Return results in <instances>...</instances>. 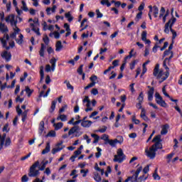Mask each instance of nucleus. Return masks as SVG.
Here are the masks:
<instances>
[{
  "label": "nucleus",
  "instance_id": "1",
  "mask_svg": "<svg viewBox=\"0 0 182 182\" xmlns=\"http://www.w3.org/2000/svg\"><path fill=\"white\" fill-rule=\"evenodd\" d=\"M161 135L158 134L154 137L152 143L155 144L149 148V151H146L147 157H149L151 160L156 159V151L163 149V144H161Z\"/></svg>",
  "mask_w": 182,
  "mask_h": 182
},
{
  "label": "nucleus",
  "instance_id": "2",
  "mask_svg": "<svg viewBox=\"0 0 182 182\" xmlns=\"http://www.w3.org/2000/svg\"><path fill=\"white\" fill-rule=\"evenodd\" d=\"M174 11V9H171V15L172 18L168 20V21L165 24L164 32V33L168 34L170 33V31L172 33V38L176 39L177 37V32L173 29V26H174V24L176 22H177V18L173 16V12Z\"/></svg>",
  "mask_w": 182,
  "mask_h": 182
},
{
  "label": "nucleus",
  "instance_id": "3",
  "mask_svg": "<svg viewBox=\"0 0 182 182\" xmlns=\"http://www.w3.org/2000/svg\"><path fill=\"white\" fill-rule=\"evenodd\" d=\"M36 167H39V161H36L31 167L28 173L29 177H37L39 174V170H36Z\"/></svg>",
  "mask_w": 182,
  "mask_h": 182
},
{
  "label": "nucleus",
  "instance_id": "4",
  "mask_svg": "<svg viewBox=\"0 0 182 182\" xmlns=\"http://www.w3.org/2000/svg\"><path fill=\"white\" fill-rule=\"evenodd\" d=\"M117 154V155L114 156V161L115 163H123L126 159V155H124V153H123V150L122 149H119Z\"/></svg>",
  "mask_w": 182,
  "mask_h": 182
},
{
  "label": "nucleus",
  "instance_id": "5",
  "mask_svg": "<svg viewBox=\"0 0 182 182\" xmlns=\"http://www.w3.org/2000/svg\"><path fill=\"white\" fill-rule=\"evenodd\" d=\"M156 102L157 105H159L161 107H167V103L163 100V97L159 92L155 93Z\"/></svg>",
  "mask_w": 182,
  "mask_h": 182
},
{
  "label": "nucleus",
  "instance_id": "6",
  "mask_svg": "<svg viewBox=\"0 0 182 182\" xmlns=\"http://www.w3.org/2000/svg\"><path fill=\"white\" fill-rule=\"evenodd\" d=\"M79 126H74L68 132V136H72L74 133H76L75 137H80L82 136V132H79Z\"/></svg>",
  "mask_w": 182,
  "mask_h": 182
},
{
  "label": "nucleus",
  "instance_id": "7",
  "mask_svg": "<svg viewBox=\"0 0 182 182\" xmlns=\"http://www.w3.org/2000/svg\"><path fill=\"white\" fill-rule=\"evenodd\" d=\"M143 170V167L142 166H139L135 173L134 175H132V176H129V177H132V180L131 182H138V177H139V174H140V172Z\"/></svg>",
  "mask_w": 182,
  "mask_h": 182
},
{
  "label": "nucleus",
  "instance_id": "8",
  "mask_svg": "<svg viewBox=\"0 0 182 182\" xmlns=\"http://www.w3.org/2000/svg\"><path fill=\"white\" fill-rule=\"evenodd\" d=\"M6 22L11 23V26H14H14H16V24L18 23V21H15V16L14 14L9 15L7 17H6Z\"/></svg>",
  "mask_w": 182,
  "mask_h": 182
},
{
  "label": "nucleus",
  "instance_id": "9",
  "mask_svg": "<svg viewBox=\"0 0 182 182\" xmlns=\"http://www.w3.org/2000/svg\"><path fill=\"white\" fill-rule=\"evenodd\" d=\"M1 58L5 59L6 62H11V60L12 59V54L11 52L5 50L1 53Z\"/></svg>",
  "mask_w": 182,
  "mask_h": 182
},
{
  "label": "nucleus",
  "instance_id": "10",
  "mask_svg": "<svg viewBox=\"0 0 182 182\" xmlns=\"http://www.w3.org/2000/svg\"><path fill=\"white\" fill-rule=\"evenodd\" d=\"M148 89H149L148 91V100L151 102V100H153V95H154V87H150V85H149Z\"/></svg>",
  "mask_w": 182,
  "mask_h": 182
},
{
  "label": "nucleus",
  "instance_id": "11",
  "mask_svg": "<svg viewBox=\"0 0 182 182\" xmlns=\"http://www.w3.org/2000/svg\"><path fill=\"white\" fill-rule=\"evenodd\" d=\"M165 69H166V71L164 73V75H165V76L161 78V80L159 81V83H163V82H164V80H167V79L168 78V76H170V68H169L168 66H166V67L165 68Z\"/></svg>",
  "mask_w": 182,
  "mask_h": 182
},
{
  "label": "nucleus",
  "instance_id": "12",
  "mask_svg": "<svg viewBox=\"0 0 182 182\" xmlns=\"http://www.w3.org/2000/svg\"><path fill=\"white\" fill-rule=\"evenodd\" d=\"M170 128V126L168 124H166L162 126V129L161 131V134L162 136H164L168 133V129Z\"/></svg>",
  "mask_w": 182,
  "mask_h": 182
},
{
  "label": "nucleus",
  "instance_id": "13",
  "mask_svg": "<svg viewBox=\"0 0 182 182\" xmlns=\"http://www.w3.org/2000/svg\"><path fill=\"white\" fill-rule=\"evenodd\" d=\"M44 130H45V122L44 121H41V122L39 124V127H38V134H39V136H42Z\"/></svg>",
  "mask_w": 182,
  "mask_h": 182
},
{
  "label": "nucleus",
  "instance_id": "14",
  "mask_svg": "<svg viewBox=\"0 0 182 182\" xmlns=\"http://www.w3.org/2000/svg\"><path fill=\"white\" fill-rule=\"evenodd\" d=\"M107 143H109V146H112V147H115L116 144H117V143H122V142H120V141H119L117 139H115L114 140L113 139H108Z\"/></svg>",
  "mask_w": 182,
  "mask_h": 182
},
{
  "label": "nucleus",
  "instance_id": "15",
  "mask_svg": "<svg viewBox=\"0 0 182 182\" xmlns=\"http://www.w3.org/2000/svg\"><path fill=\"white\" fill-rule=\"evenodd\" d=\"M0 31L2 33L9 32V29H8V26H5V23H0Z\"/></svg>",
  "mask_w": 182,
  "mask_h": 182
},
{
  "label": "nucleus",
  "instance_id": "16",
  "mask_svg": "<svg viewBox=\"0 0 182 182\" xmlns=\"http://www.w3.org/2000/svg\"><path fill=\"white\" fill-rule=\"evenodd\" d=\"M63 48V46L62 45V41H58L55 44V51L60 52Z\"/></svg>",
  "mask_w": 182,
  "mask_h": 182
},
{
  "label": "nucleus",
  "instance_id": "17",
  "mask_svg": "<svg viewBox=\"0 0 182 182\" xmlns=\"http://www.w3.org/2000/svg\"><path fill=\"white\" fill-rule=\"evenodd\" d=\"M50 151V142H47L46 148L42 151L41 154H46Z\"/></svg>",
  "mask_w": 182,
  "mask_h": 182
},
{
  "label": "nucleus",
  "instance_id": "18",
  "mask_svg": "<svg viewBox=\"0 0 182 182\" xmlns=\"http://www.w3.org/2000/svg\"><path fill=\"white\" fill-rule=\"evenodd\" d=\"M45 49H46V46H45V44L41 43V48L39 50V55L41 58H45Z\"/></svg>",
  "mask_w": 182,
  "mask_h": 182
},
{
  "label": "nucleus",
  "instance_id": "19",
  "mask_svg": "<svg viewBox=\"0 0 182 182\" xmlns=\"http://www.w3.org/2000/svg\"><path fill=\"white\" fill-rule=\"evenodd\" d=\"M40 83L43 82V79L45 78V73L43 72V66L40 67Z\"/></svg>",
  "mask_w": 182,
  "mask_h": 182
},
{
  "label": "nucleus",
  "instance_id": "20",
  "mask_svg": "<svg viewBox=\"0 0 182 182\" xmlns=\"http://www.w3.org/2000/svg\"><path fill=\"white\" fill-rule=\"evenodd\" d=\"M57 103H58L57 100L52 101L51 107H50V109L49 110L50 113H53V112H55V109H56V104Z\"/></svg>",
  "mask_w": 182,
  "mask_h": 182
},
{
  "label": "nucleus",
  "instance_id": "21",
  "mask_svg": "<svg viewBox=\"0 0 182 182\" xmlns=\"http://www.w3.org/2000/svg\"><path fill=\"white\" fill-rule=\"evenodd\" d=\"M24 92H26L28 97H31V96H32V93H33V90H31L28 86H26Z\"/></svg>",
  "mask_w": 182,
  "mask_h": 182
},
{
  "label": "nucleus",
  "instance_id": "22",
  "mask_svg": "<svg viewBox=\"0 0 182 182\" xmlns=\"http://www.w3.org/2000/svg\"><path fill=\"white\" fill-rule=\"evenodd\" d=\"M159 72H160V65L156 64L154 69V73H153L154 76L155 77L157 76V75H159Z\"/></svg>",
  "mask_w": 182,
  "mask_h": 182
},
{
  "label": "nucleus",
  "instance_id": "23",
  "mask_svg": "<svg viewBox=\"0 0 182 182\" xmlns=\"http://www.w3.org/2000/svg\"><path fill=\"white\" fill-rule=\"evenodd\" d=\"M142 114H141V119H143L145 122H149V117L146 115V109L144 108H142Z\"/></svg>",
  "mask_w": 182,
  "mask_h": 182
},
{
  "label": "nucleus",
  "instance_id": "24",
  "mask_svg": "<svg viewBox=\"0 0 182 182\" xmlns=\"http://www.w3.org/2000/svg\"><path fill=\"white\" fill-rule=\"evenodd\" d=\"M65 16L68 19V22H72V21H73V16L70 14V11L65 13Z\"/></svg>",
  "mask_w": 182,
  "mask_h": 182
},
{
  "label": "nucleus",
  "instance_id": "25",
  "mask_svg": "<svg viewBox=\"0 0 182 182\" xmlns=\"http://www.w3.org/2000/svg\"><path fill=\"white\" fill-rule=\"evenodd\" d=\"M87 119V116H85L83 117L82 119H81V126H87L85 125V123H93V122L90 120H86Z\"/></svg>",
  "mask_w": 182,
  "mask_h": 182
},
{
  "label": "nucleus",
  "instance_id": "26",
  "mask_svg": "<svg viewBox=\"0 0 182 182\" xmlns=\"http://www.w3.org/2000/svg\"><path fill=\"white\" fill-rule=\"evenodd\" d=\"M134 48H132V49L131 50V51L129 52V55H127V56H126V57L124 58V60L127 61V59H132V58H133V56H135L136 54H134V55H133V53H134Z\"/></svg>",
  "mask_w": 182,
  "mask_h": 182
},
{
  "label": "nucleus",
  "instance_id": "27",
  "mask_svg": "<svg viewBox=\"0 0 182 182\" xmlns=\"http://www.w3.org/2000/svg\"><path fill=\"white\" fill-rule=\"evenodd\" d=\"M53 127H55V130H60V129L63 127V124L62 122H58L57 124H54Z\"/></svg>",
  "mask_w": 182,
  "mask_h": 182
},
{
  "label": "nucleus",
  "instance_id": "28",
  "mask_svg": "<svg viewBox=\"0 0 182 182\" xmlns=\"http://www.w3.org/2000/svg\"><path fill=\"white\" fill-rule=\"evenodd\" d=\"M154 17L157 18L159 16V7L157 6H153Z\"/></svg>",
  "mask_w": 182,
  "mask_h": 182
},
{
  "label": "nucleus",
  "instance_id": "29",
  "mask_svg": "<svg viewBox=\"0 0 182 182\" xmlns=\"http://www.w3.org/2000/svg\"><path fill=\"white\" fill-rule=\"evenodd\" d=\"M137 100L139 101V102L143 103L144 100V94H143V92H141L139 93V95L137 97Z\"/></svg>",
  "mask_w": 182,
  "mask_h": 182
},
{
  "label": "nucleus",
  "instance_id": "30",
  "mask_svg": "<svg viewBox=\"0 0 182 182\" xmlns=\"http://www.w3.org/2000/svg\"><path fill=\"white\" fill-rule=\"evenodd\" d=\"M57 120H61V122H66L68 117L65 114H60L57 117Z\"/></svg>",
  "mask_w": 182,
  "mask_h": 182
},
{
  "label": "nucleus",
  "instance_id": "31",
  "mask_svg": "<svg viewBox=\"0 0 182 182\" xmlns=\"http://www.w3.org/2000/svg\"><path fill=\"white\" fill-rule=\"evenodd\" d=\"M46 137H56V132L51 130L46 135Z\"/></svg>",
  "mask_w": 182,
  "mask_h": 182
},
{
  "label": "nucleus",
  "instance_id": "32",
  "mask_svg": "<svg viewBox=\"0 0 182 182\" xmlns=\"http://www.w3.org/2000/svg\"><path fill=\"white\" fill-rule=\"evenodd\" d=\"M94 180H95L96 182L102 181V177L99 175V173H95L94 174Z\"/></svg>",
  "mask_w": 182,
  "mask_h": 182
},
{
  "label": "nucleus",
  "instance_id": "33",
  "mask_svg": "<svg viewBox=\"0 0 182 182\" xmlns=\"http://www.w3.org/2000/svg\"><path fill=\"white\" fill-rule=\"evenodd\" d=\"M63 150V147H58V148H54L52 149L51 153L52 154H56V153H59V151Z\"/></svg>",
  "mask_w": 182,
  "mask_h": 182
},
{
  "label": "nucleus",
  "instance_id": "34",
  "mask_svg": "<svg viewBox=\"0 0 182 182\" xmlns=\"http://www.w3.org/2000/svg\"><path fill=\"white\" fill-rule=\"evenodd\" d=\"M139 62V60H134L130 64H129V68L131 69V70H133V69H134V68L136 67V65H137V63Z\"/></svg>",
  "mask_w": 182,
  "mask_h": 182
},
{
  "label": "nucleus",
  "instance_id": "35",
  "mask_svg": "<svg viewBox=\"0 0 182 182\" xmlns=\"http://www.w3.org/2000/svg\"><path fill=\"white\" fill-rule=\"evenodd\" d=\"M164 14H166V9L164 7H161L159 14V19H161L163 16H164Z\"/></svg>",
  "mask_w": 182,
  "mask_h": 182
},
{
  "label": "nucleus",
  "instance_id": "36",
  "mask_svg": "<svg viewBox=\"0 0 182 182\" xmlns=\"http://www.w3.org/2000/svg\"><path fill=\"white\" fill-rule=\"evenodd\" d=\"M101 5H107V8L112 6V3L106 1V0H102L100 1Z\"/></svg>",
  "mask_w": 182,
  "mask_h": 182
},
{
  "label": "nucleus",
  "instance_id": "37",
  "mask_svg": "<svg viewBox=\"0 0 182 182\" xmlns=\"http://www.w3.org/2000/svg\"><path fill=\"white\" fill-rule=\"evenodd\" d=\"M77 72L80 75H83V65H80V67L77 70Z\"/></svg>",
  "mask_w": 182,
  "mask_h": 182
},
{
  "label": "nucleus",
  "instance_id": "38",
  "mask_svg": "<svg viewBox=\"0 0 182 182\" xmlns=\"http://www.w3.org/2000/svg\"><path fill=\"white\" fill-rule=\"evenodd\" d=\"M21 4L23 5V11H24V12H28L29 9H28V6H26V2H25V1H22Z\"/></svg>",
  "mask_w": 182,
  "mask_h": 182
},
{
  "label": "nucleus",
  "instance_id": "39",
  "mask_svg": "<svg viewBox=\"0 0 182 182\" xmlns=\"http://www.w3.org/2000/svg\"><path fill=\"white\" fill-rule=\"evenodd\" d=\"M148 178V176H144V175H142L138 177V182L146 181V180H147Z\"/></svg>",
  "mask_w": 182,
  "mask_h": 182
},
{
  "label": "nucleus",
  "instance_id": "40",
  "mask_svg": "<svg viewBox=\"0 0 182 182\" xmlns=\"http://www.w3.org/2000/svg\"><path fill=\"white\" fill-rule=\"evenodd\" d=\"M11 144H12V141L11 140V138H6L4 144L5 147L9 146V145Z\"/></svg>",
  "mask_w": 182,
  "mask_h": 182
},
{
  "label": "nucleus",
  "instance_id": "41",
  "mask_svg": "<svg viewBox=\"0 0 182 182\" xmlns=\"http://www.w3.org/2000/svg\"><path fill=\"white\" fill-rule=\"evenodd\" d=\"M147 39V31H143L141 33V41H146Z\"/></svg>",
  "mask_w": 182,
  "mask_h": 182
},
{
  "label": "nucleus",
  "instance_id": "42",
  "mask_svg": "<svg viewBox=\"0 0 182 182\" xmlns=\"http://www.w3.org/2000/svg\"><path fill=\"white\" fill-rule=\"evenodd\" d=\"M149 171H150V165H146L143 169V173L144 174H147Z\"/></svg>",
  "mask_w": 182,
  "mask_h": 182
},
{
  "label": "nucleus",
  "instance_id": "43",
  "mask_svg": "<svg viewBox=\"0 0 182 182\" xmlns=\"http://www.w3.org/2000/svg\"><path fill=\"white\" fill-rule=\"evenodd\" d=\"M174 156V153H171L167 155L166 159H168V163H170L171 161V159H173V156Z\"/></svg>",
  "mask_w": 182,
  "mask_h": 182
},
{
  "label": "nucleus",
  "instance_id": "44",
  "mask_svg": "<svg viewBox=\"0 0 182 182\" xmlns=\"http://www.w3.org/2000/svg\"><path fill=\"white\" fill-rule=\"evenodd\" d=\"M101 140H104L105 141H106L107 143V141H109V136L107 135L106 134H104L102 135V136L101 137Z\"/></svg>",
  "mask_w": 182,
  "mask_h": 182
},
{
  "label": "nucleus",
  "instance_id": "45",
  "mask_svg": "<svg viewBox=\"0 0 182 182\" xmlns=\"http://www.w3.org/2000/svg\"><path fill=\"white\" fill-rule=\"evenodd\" d=\"M162 92L164 93V96H166V97H170V95H168V93H167V91H166V86L163 87Z\"/></svg>",
  "mask_w": 182,
  "mask_h": 182
},
{
  "label": "nucleus",
  "instance_id": "46",
  "mask_svg": "<svg viewBox=\"0 0 182 182\" xmlns=\"http://www.w3.org/2000/svg\"><path fill=\"white\" fill-rule=\"evenodd\" d=\"M80 173H82V177H86L87 176V173H89V169H87L86 171L85 169L80 170Z\"/></svg>",
  "mask_w": 182,
  "mask_h": 182
},
{
  "label": "nucleus",
  "instance_id": "47",
  "mask_svg": "<svg viewBox=\"0 0 182 182\" xmlns=\"http://www.w3.org/2000/svg\"><path fill=\"white\" fill-rule=\"evenodd\" d=\"M0 41L2 44L3 48H6V45L8 44L4 38H0Z\"/></svg>",
  "mask_w": 182,
  "mask_h": 182
},
{
  "label": "nucleus",
  "instance_id": "48",
  "mask_svg": "<svg viewBox=\"0 0 182 182\" xmlns=\"http://www.w3.org/2000/svg\"><path fill=\"white\" fill-rule=\"evenodd\" d=\"M163 75H164L163 70H160L157 74V76H156V77H157V79H161V77L163 76Z\"/></svg>",
  "mask_w": 182,
  "mask_h": 182
},
{
  "label": "nucleus",
  "instance_id": "49",
  "mask_svg": "<svg viewBox=\"0 0 182 182\" xmlns=\"http://www.w3.org/2000/svg\"><path fill=\"white\" fill-rule=\"evenodd\" d=\"M96 14H97V18H103V14H102L100 12V10L97 9L96 10Z\"/></svg>",
  "mask_w": 182,
  "mask_h": 182
},
{
  "label": "nucleus",
  "instance_id": "50",
  "mask_svg": "<svg viewBox=\"0 0 182 182\" xmlns=\"http://www.w3.org/2000/svg\"><path fill=\"white\" fill-rule=\"evenodd\" d=\"M9 127V124H6L2 129V132H6V133H9V129H8V127Z\"/></svg>",
  "mask_w": 182,
  "mask_h": 182
},
{
  "label": "nucleus",
  "instance_id": "51",
  "mask_svg": "<svg viewBox=\"0 0 182 182\" xmlns=\"http://www.w3.org/2000/svg\"><path fill=\"white\" fill-rule=\"evenodd\" d=\"M153 178H154V180H160L161 178L159 176V173H157V172L154 173Z\"/></svg>",
  "mask_w": 182,
  "mask_h": 182
},
{
  "label": "nucleus",
  "instance_id": "52",
  "mask_svg": "<svg viewBox=\"0 0 182 182\" xmlns=\"http://www.w3.org/2000/svg\"><path fill=\"white\" fill-rule=\"evenodd\" d=\"M29 181V178L28 177V176L24 175L21 177V182H28Z\"/></svg>",
  "mask_w": 182,
  "mask_h": 182
},
{
  "label": "nucleus",
  "instance_id": "53",
  "mask_svg": "<svg viewBox=\"0 0 182 182\" xmlns=\"http://www.w3.org/2000/svg\"><path fill=\"white\" fill-rule=\"evenodd\" d=\"M107 130V127L103 126L102 128L98 129L97 132H99L100 133H105V132H106Z\"/></svg>",
  "mask_w": 182,
  "mask_h": 182
},
{
  "label": "nucleus",
  "instance_id": "54",
  "mask_svg": "<svg viewBox=\"0 0 182 182\" xmlns=\"http://www.w3.org/2000/svg\"><path fill=\"white\" fill-rule=\"evenodd\" d=\"M90 80L93 82H96L97 80V76L93 75L90 77Z\"/></svg>",
  "mask_w": 182,
  "mask_h": 182
},
{
  "label": "nucleus",
  "instance_id": "55",
  "mask_svg": "<svg viewBox=\"0 0 182 182\" xmlns=\"http://www.w3.org/2000/svg\"><path fill=\"white\" fill-rule=\"evenodd\" d=\"M53 34H54L55 39H59V38H60V33L59 32L54 31Z\"/></svg>",
  "mask_w": 182,
  "mask_h": 182
},
{
  "label": "nucleus",
  "instance_id": "56",
  "mask_svg": "<svg viewBox=\"0 0 182 182\" xmlns=\"http://www.w3.org/2000/svg\"><path fill=\"white\" fill-rule=\"evenodd\" d=\"M50 82H52V80H50V76L46 75V84L49 85V83H50Z\"/></svg>",
  "mask_w": 182,
  "mask_h": 182
},
{
  "label": "nucleus",
  "instance_id": "57",
  "mask_svg": "<svg viewBox=\"0 0 182 182\" xmlns=\"http://www.w3.org/2000/svg\"><path fill=\"white\" fill-rule=\"evenodd\" d=\"M92 95H94V96H96V95H99V90L96 88H93L91 91Z\"/></svg>",
  "mask_w": 182,
  "mask_h": 182
},
{
  "label": "nucleus",
  "instance_id": "58",
  "mask_svg": "<svg viewBox=\"0 0 182 182\" xmlns=\"http://www.w3.org/2000/svg\"><path fill=\"white\" fill-rule=\"evenodd\" d=\"M43 41L44 43L49 45V37H48V36L46 35V37L43 38Z\"/></svg>",
  "mask_w": 182,
  "mask_h": 182
},
{
  "label": "nucleus",
  "instance_id": "59",
  "mask_svg": "<svg viewBox=\"0 0 182 182\" xmlns=\"http://www.w3.org/2000/svg\"><path fill=\"white\" fill-rule=\"evenodd\" d=\"M167 46H168V42L166 41V42L164 43V46L160 48V50H161V52H163V50H164V49H166V48H167Z\"/></svg>",
  "mask_w": 182,
  "mask_h": 182
},
{
  "label": "nucleus",
  "instance_id": "60",
  "mask_svg": "<svg viewBox=\"0 0 182 182\" xmlns=\"http://www.w3.org/2000/svg\"><path fill=\"white\" fill-rule=\"evenodd\" d=\"M76 173H77L76 169H74V170L72 171V172H71V173L70 174V176H74L73 177V178H76V177H77V175H75Z\"/></svg>",
  "mask_w": 182,
  "mask_h": 182
},
{
  "label": "nucleus",
  "instance_id": "61",
  "mask_svg": "<svg viewBox=\"0 0 182 182\" xmlns=\"http://www.w3.org/2000/svg\"><path fill=\"white\" fill-rule=\"evenodd\" d=\"M25 100L23 98H21L19 95H18L16 98V102H19V103H22Z\"/></svg>",
  "mask_w": 182,
  "mask_h": 182
},
{
  "label": "nucleus",
  "instance_id": "62",
  "mask_svg": "<svg viewBox=\"0 0 182 182\" xmlns=\"http://www.w3.org/2000/svg\"><path fill=\"white\" fill-rule=\"evenodd\" d=\"M19 90H21V85H17L16 86V90L14 91V95H16L17 93H19Z\"/></svg>",
  "mask_w": 182,
  "mask_h": 182
},
{
  "label": "nucleus",
  "instance_id": "63",
  "mask_svg": "<svg viewBox=\"0 0 182 182\" xmlns=\"http://www.w3.org/2000/svg\"><path fill=\"white\" fill-rule=\"evenodd\" d=\"M132 122H134V124H140V120L136 119V117H132Z\"/></svg>",
  "mask_w": 182,
  "mask_h": 182
},
{
  "label": "nucleus",
  "instance_id": "64",
  "mask_svg": "<svg viewBox=\"0 0 182 182\" xmlns=\"http://www.w3.org/2000/svg\"><path fill=\"white\" fill-rule=\"evenodd\" d=\"M144 3H141L140 5H139V8H138V10L140 11V12H141V11H143V9H144Z\"/></svg>",
  "mask_w": 182,
  "mask_h": 182
}]
</instances>
